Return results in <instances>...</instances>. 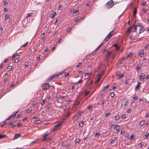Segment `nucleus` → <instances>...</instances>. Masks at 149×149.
Returning a JSON list of instances; mask_svg holds the SVG:
<instances>
[{
  "label": "nucleus",
  "mask_w": 149,
  "mask_h": 149,
  "mask_svg": "<svg viewBox=\"0 0 149 149\" xmlns=\"http://www.w3.org/2000/svg\"><path fill=\"white\" fill-rule=\"evenodd\" d=\"M114 32V29L107 36V37L105 38L104 40L102 42L101 44L96 49L95 51H97L98 50L102 45H104L109 39L111 37L113 34Z\"/></svg>",
  "instance_id": "f257e3e1"
},
{
  "label": "nucleus",
  "mask_w": 149,
  "mask_h": 149,
  "mask_svg": "<svg viewBox=\"0 0 149 149\" xmlns=\"http://www.w3.org/2000/svg\"><path fill=\"white\" fill-rule=\"evenodd\" d=\"M61 73H59L57 74H55L54 75H51L50 77L47 80L48 82H50L51 80L54 79L55 77H58L61 74Z\"/></svg>",
  "instance_id": "f03ea898"
},
{
  "label": "nucleus",
  "mask_w": 149,
  "mask_h": 149,
  "mask_svg": "<svg viewBox=\"0 0 149 149\" xmlns=\"http://www.w3.org/2000/svg\"><path fill=\"white\" fill-rule=\"evenodd\" d=\"M113 6V1L112 0H110L106 4V7L108 8H112Z\"/></svg>",
  "instance_id": "7ed1b4c3"
},
{
  "label": "nucleus",
  "mask_w": 149,
  "mask_h": 149,
  "mask_svg": "<svg viewBox=\"0 0 149 149\" xmlns=\"http://www.w3.org/2000/svg\"><path fill=\"white\" fill-rule=\"evenodd\" d=\"M62 123H60L55 125L53 128L54 131H57L61 127Z\"/></svg>",
  "instance_id": "20e7f679"
},
{
  "label": "nucleus",
  "mask_w": 149,
  "mask_h": 149,
  "mask_svg": "<svg viewBox=\"0 0 149 149\" xmlns=\"http://www.w3.org/2000/svg\"><path fill=\"white\" fill-rule=\"evenodd\" d=\"M49 134H47L44 136L42 140L43 141H46L47 140H52V138L51 136H49Z\"/></svg>",
  "instance_id": "39448f33"
},
{
  "label": "nucleus",
  "mask_w": 149,
  "mask_h": 149,
  "mask_svg": "<svg viewBox=\"0 0 149 149\" xmlns=\"http://www.w3.org/2000/svg\"><path fill=\"white\" fill-rule=\"evenodd\" d=\"M50 87L49 83H44L42 85V88L44 90H48Z\"/></svg>",
  "instance_id": "423d86ee"
},
{
  "label": "nucleus",
  "mask_w": 149,
  "mask_h": 149,
  "mask_svg": "<svg viewBox=\"0 0 149 149\" xmlns=\"http://www.w3.org/2000/svg\"><path fill=\"white\" fill-rule=\"evenodd\" d=\"M65 97V96H62L61 95H60L59 94L57 93L55 95V97L57 99L61 98L63 99H64Z\"/></svg>",
  "instance_id": "0eeeda50"
},
{
  "label": "nucleus",
  "mask_w": 149,
  "mask_h": 149,
  "mask_svg": "<svg viewBox=\"0 0 149 149\" xmlns=\"http://www.w3.org/2000/svg\"><path fill=\"white\" fill-rule=\"evenodd\" d=\"M146 77V74L144 73H142L139 76V80L140 81L143 80Z\"/></svg>",
  "instance_id": "6e6552de"
},
{
  "label": "nucleus",
  "mask_w": 149,
  "mask_h": 149,
  "mask_svg": "<svg viewBox=\"0 0 149 149\" xmlns=\"http://www.w3.org/2000/svg\"><path fill=\"white\" fill-rule=\"evenodd\" d=\"M133 55L132 53L131 52L129 54L127 55V56L125 57H124L123 58V59H128L129 58H130L132 57V56Z\"/></svg>",
  "instance_id": "1a4fd4ad"
},
{
  "label": "nucleus",
  "mask_w": 149,
  "mask_h": 149,
  "mask_svg": "<svg viewBox=\"0 0 149 149\" xmlns=\"http://www.w3.org/2000/svg\"><path fill=\"white\" fill-rule=\"evenodd\" d=\"M112 53L110 51H107V54L105 55V60H106V58H108L110 56L111 54Z\"/></svg>",
  "instance_id": "9d476101"
},
{
  "label": "nucleus",
  "mask_w": 149,
  "mask_h": 149,
  "mask_svg": "<svg viewBox=\"0 0 149 149\" xmlns=\"http://www.w3.org/2000/svg\"><path fill=\"white\" fill-rule=\"evenodd\" d=\"M141 67L142 66L141 64H137L136 67V70L138 71L140 70L141 69Z\"/></svg>",
  "instance_id": "9b49d317"
},
{
  "label": "nucleus",
  "mask_w": 149,
  "mask_h": 149,
  "mask_svg": "<svg viewBox=\"0 0 149 149\" xmlns=\"http://www.w3.org/2000/svg\"><path fill=\"white\" fill-rule=\"evenodd\" d=\"M36 15L33 13H28L26 17V18L29 17H34L36 16Z\"/></svg>",
  "instance_id": "f8f14e48"
},
{
  "label": "nucleus",
  "mask_w": 149,
  "mask_h": 149,
  "mask_svg": "<svg viewBox=\"0 0 149 149\" xmlns=\"http://www.w3.org/2000/svg\"><path fill=\"white\" fill-rule=\"evenodd\" d=\"M144 53V51L143 50H139V55L140 56L142 57L143 56L142 55H143Z\"/></svg>",
  "instance_id": "ddd939ff"
},
{
  "label": "nucleus",
  "mask_w": 149,
  "mask_h": 149,
  "mask_svg": "<svg viewBox=\"0 0 149 149\" xmlns=\"http://www.w3.org/2000/svg\"><path fill=\"white\" fill-rule=\"evenodd\" d=\"M139 27V31H140V32H139V34L143 32L145 30L144 28L143 27V26H141V27Z\"/></svg>",
  "instance_id": "4468645a"
},
{
  "label": "nucleus",
  "mask_w": 149,
  "mask_h": 149,
  "mask_svg": "<svg viewBox=\"0 0 149 149\" xmlns=\"http://www.w3.org/2000/svg\"><path fill=\"white\" fill-rule=\"evenodd\" d=\"M132 27H129L127 29L126 34L128 35H129L130 32L132 31Z\"/></svg>",
  "instance_id": "2eb2a0df"
},
{
  "label": "nucleus",
  "mask_w": 149,
  "mask_h": 149,
  "mask_svg": "<svg viewBox=\"0 0 149 149\" xmlns=\"http://www.w3.org/2000/svg\"><path fill=\"white\" fill-rule=\"evenodd\" d=\"M21 135L20 133L16 134L14 136V139H15L21 137Z\"/></svg>",
  "instance_id": "dca6fc26"
},
{
  "label": "nucleus",
  "mask_w": 149,
  "mask_h": 149,
  "mask_svg": "<svg viewBox=\"0 0 149 149\" xmlns=\"http://www.w3.org/2000/svg\"><path fill=\"white\" fill-rule=\"evenodd\" d=\"M19 53H15L13 54V55L12 56V60H13L14 58H15L16 56H19Z\"/></svg>",
  "instance_id": "f3484780"
},
{
  "label": "nucleus",
  "mask_w": 149,
  "mask_h": 149,
  "mask_svg": "<svg viewBox=\"0 0 149 149\" xmlns=\"http://www.w3.org/2000/svg\"><path fill=\"white\" fill-rule=\"evenodd\" d=\"M127 102L128 101L127 100H124L122 102V105L123 106H125L126 105Z\"/></svg>",
  "instance_id": "a211bd4d"
},
{
  "label": "nucleus",
  "mask_w": 149,
  "mask_h": 149,
  "mask_svg": "<svg viewBox=\"0 0 149 149\" xmlns=\"http://www.w3.org/2000/svg\"><path fill=\"white\" fill-rule=\"evenodd\" d=\"M141 82L138 81L137 84L136 86V89L137 90L139 89L140 87V85L141 84Z\"/></svg>",
  "instance_id": "6ab92c4d"
},
{
  "label": "nucleus",
  "mask_w": 149,
  "mask_h": 149,
  "mask_svg": "<svg viewBox=\"0 0 149 149\" xmlns=\"http://www.w3.org/2000/svg\"><path fill=\"white\" fill-rule=\"evenodd\" d=\"M44 33H45L43 32V33H42L41 35V38H42V40H43V41H44L46 40L45 37L43 36Z\"/></svg>",
  "instance_id": "aec40b11"
},
{
  "label": "nucleus",
  "mask_w": 149,
  "mask_h": 149,
  "mask_svg": "<svg viewBox=\"0 0 149 149\" xmlns=\"http://www.w3.org/2000/svg\"><path fill=\"white\" fill-rule=\"evenodd\" d=\"M33 119L34 120V121H35V122L40 121L39 118H38L37 116L34 117L33 118Z\"/></svg>",
  "instance_id": "412c9836"
},
{
  "label": "nucleus",
  "mask_w": 149,
  "mask_h": 149,
  "mask_svg": "<svg viewBox=\"0 0 149 149\" xmlns=\"http://www.w3.org/2000/svg\"><path fill=\"white\" fill-rule=\"evenodd\" d=\"M7 123V122L6 120L4 121L3 122H1L0 124V126L1 127H2L3 125L6 124Z\"/></svg>",
  "instance_id": "4be33fe9"
},
{
  "label": "nucleus",
  "mask_w": 149,
  "mask_h": 149,
  "mask_svg": "<svg viewBox=\"0 0 149 149\" xmlns=\"http://www.w3.org/2000/svg\"><path fill=\"white\" fill-rule=\"evenodd\" d=\"M141 25H136L135 26L134 28V30L132 31V32H135L137 29V28L138 27H141Z\"/></svg>",
  "instance_id": "5701e85b"
},
{
  "label": "nucleus",
  "mask_w": 149,
  "mask_h": 149,
  "mask_svg": "<svg viewBox=\"0 0 149 149\" xmlns=\"http://www.w3.org/2000/svg\"><path fill=\"white\" fill-rule=\"evenodd\" d=\"M144 144V143L143 142H141L140 143H139L138 145V146H139V148H141L142 146H143Z\"/></svg>",
  "instance_id": "b1692460"
},
{
  "label": "nucleus",
  "mask_w": 149,
  "mask_h": 149,
  "mask_svg": "<svg viewBox=\"0 0 149 149\" xmlns=\"http://www.w3.org/2000/svg\"><path fill=\"white\" fill-rule=\"evenodd\" d=\"M124 75V74H122L120 75H119V74H117L116 76H118V79H120L122 77H123Z\"/></svg>",
  "instance_id": "393cba45"
},
{
  "label": "nucleus",
  "mask_w": 149,
  "mask_h": 149,
  "mask_svg": "<svg viewBox=\"0 0 149 149\" xmlns=\"http://www.w3.org/2000/svg\"><path fill=\"white\" fill-rule=\"evenodd\" d=\"M113 46L115 47L116 49L117 50H118L120 48V47L116 44H114L113 45Z\"/></svg>",
  "instance_id": "a878e982"
},
{
  "label": "nucleus",
  "mask_w": 149,
  "mask_h": 149,
  "mask_svg": "<svg viewBox=\"0 0 149 149\" xmlns=\"http://www.w3.org/2000/svg\"><path fill=\"white\" fill-rule=\"evenodd\" d=\"M74 21L76 22H80L79 19L77 17H76L74 19Z\"/></svg>",
  "instance_id": "bb28decb"
},
{
  "label": "nucleus",
  "mask_w": 149,
  "mask_h": 149,
  "mask_svg": "<svg viewBox=\"0 0 149 149\" xmlns=\"http://www.w3.org/2000/svg\"><path fill=\"white\" fill-rule=\"evenodd\" d=\"M145 124V120H142L141 121L139 124V125L143 126Z\"/></svg>",
  "instance_id": "cd10ccee"
},
{
  "label": "nucleus",
  "mask_w": 149,
  "mask_h": 149,
  "mask_svg": "<svg viewBox=\"0 0 149 149\" xmlns=\"http://www.w3.org/2000/svg\"><path fill=\"white\" fill-rule=\"evenodd\" d=\"M84 121H81L80 123L79 124V126L82 127L83 126L84 124Z\"/></svg>",
  "instance_id": "c85d7f7f"
},
{
  "label": "nucleus",
  "mask_w": 149,
  "mask_h": 149,
  "mask_svg": "<svg viewBox=\"0 0 149 149\" xmlns=\"http://www.w3.org/2000/svg\"><path fill=\"white\" fill-rule=\"evenodd\" d=\"M18 111H15L14 113H13L10 116H12V117H15L16 115L18 113Z\"/></svg>",
  "instance_id": "c756f323"
},
{
  "label": "nucleus",
  "mask_w": 149,
  "mask_h": 149,
  "mask_svg": "<svg viewBox=\"0 0 149 149\" xmlns=\"http://www.w3.org/2000/svg\"><path fill=\"white\" fill-rule=\"evenodd\" d=\"M137 12V10L135 8L134 9V13H133V15L134 17H135L136 15V14Z\"/></svg>",
  "instance_id": "7c9ffc66"
},
{
  "label": "nucleus",
  "mask_w": 149,
  "mask_h": 149,
  "mask_svg": "<svg viewBox=\"0 0 149 149\" xmlns=\"http://www.w3.org/2000/svg\"><path fill=\"white\" fill-rule=\"evenodd\" d=\"M114 129L116 130H119L120 128V127L118 125H116L114 128Z\"/></svg>",
  "instance_id": "2f4dec72"
},
{
  "label": "nucleus",
  "mask_w": 149,
  "mask_h": 149,
  "mask_svg": "<svg viewBox=\"0 0 149 149\" xmlns=\"http://www.w3.org/2000/svg\"><path fill=\"white\" fill-rule=\"evenodd\" d=\"M56 14V12H54L53 14H52L50 15V17L51 18H54V16H55Z\"/></svg>",
  "instance_id": "473e14b6"
},
{
  "label": "nucleus",
  "mask_w": 149,
  "mask_h": 149,
  "mask_svg": "<svg viewBox=\"0 0 149 149\" xmlns=\"http://www.w3.org/2000/svg\"><path fill=\"white\" fill-rule=\"evenodd\" d=\"M116 137L114 139L111 140V141L110 143L111 144H113L116 141Z\"/></svg>",
  "instance_id": "72a5a7b5"
},
{
  "label": "nucleus",
  "mask_w": 149,
  "mask_h": 149,
  "mask_svg": "<svg viewBox=\"0 0 149 149\" xmlns=\"http://www.w3.org/2000/svg\"><path fill=\"white\" fill-rule=\"evenodd\" d=\"M6 137V136L5 135H0V139H2Z\"/></svg>",
  "instance_id": "f704fd0d"
},
{
  "label": "nucleus",
  "mask_w": 149,
  "mask_h": 149,
  "mask_svg": "<svg viewBox=\"0 0 149 149\" xmlns=\"http://www.w3.org/2000/svg\"><path fill=\"white\" fill-rule=\"evenodd\" d=\"M109 86V84H108L107 85H106V86H104V87L103 91H104L106 89H107L108 88Z\"/></svg>",
  "instance_id": "c9c22d12"
},
{
  "label": "nucleus",
  "mask_w": 149,
  "mask_h": 149,
  "mask_svg": "<svg viewBox=\"0 0 149 149\" xmlns=\"http://www.w3.org/2000/svg\"><path fill=\"white\" fill-rule=\"evenodd\" d=\"M10 17V15L9 14H6L5 16V19H8Z\"/></svg>",
  "instance_id": "e433bc0d"
},
{
  "label": "nucleus",
  "mask_w": 149,
  "mask_h": 149,
  "mask_svg": "<svg viewBox=\"0 0 149 149\" xmlns=\"http://www.w3.org/2000/svg\"><path fill=\"white\" fill-rule=\"evenodd\" d=\"M120 117V116L119 115H117L116 116V120H118Z\"/></svg>",
  "instance_id": "4c0bfd02"
},
{
  "label": "nucleus",
  "mask_w": 149,
  "mask_h": 149,
  "mask_svg": "<svg viewBox=\"0 0 149 149\" xmlns=\"http://www.w3.org/2000/svg\"><path fill=\"white\" fill-rule=\"evenodd\" d=\"M90 91H86L85 92L84 94H85V96H87L90 93Z\"/></svg>",
  "instance_id": "58836bf2"
},
{
  "label": "nucleus",
  "mask_w": 149,
  "mask_h": 149,
  "mask_svg": "<svg viewBox=\"0 0 149 149\" xmlns=\"http://www.w3.org/2000/svg\"><path fill=\"white\" fill-rule=\"evenodd\" d=\"M28 43V42H27L25 44H24L22 45H21L20 47H24L25 46H27V44Z\"/></svg>",
  "instance_id": "ea45409f"
},
{
  "label": "nucleus",
  "mask_w": 149,
  "mask_h": 149,
  "mask_svg": "<svg viewBox=\"0 0 149 149\" xmlns=\"http://www.w3.org/2000/svg\"><path fill=\"white\" fill-rule=\"evenodd\" d=\"M42 45L41 44H40L38 45H37V47L38 48H39L40 49H41V47H42Z\"/></svg>",
  "instance_id": "a19ab883"
},
{
  "label": "nucleus",
  "mask_w": 149,
  "mask_h": 149,
  "mask_svg": "<svg viewBox=\"0 0 149 149\" xmlns=\"http://www.w3.org/2000/svg\"><path fill=\"white\" fill-rule=\"evenodd\" d=\"M51 106L52 105L50 104H48L47 105V107L49 109H50L51 108Z\"/></svg>",
  "instance_id": "79ce46f5"
},
{
  "label": "nucleus",
  "mask_w": 149,
  "mask_h": 149,
  "mask_svg": "<svg viewBox=\"0 0 149 149\" xmlns=\"http://www.w3.org/2000/svg\"><path fill=\"white\" fill-rule=\"evenodd\" d=\"M149 136V133H148L147 135H145L144 136V138L145 139H147L148 136Z\"/></svg>",
  "instance_id": "37998d69"
},
{
  "label": "nucleus",
  "mask_w": 149,
  "mask_h": 149,
  "mask_svg": "<svg viewBox=\"0 0 149 149\" xmlns=\"http://www.w3.org/2000/svg\"><path fill=\"white\" fill-rule=\"evenodd\" d=\"M111 114V113H106L105 116L106 117H108Z\"/></svg>",
  "instance_id": "c03bdc74"
},
{
  "label": "nucleus",
  "mask_w": 149,
  "mask_h": 149,
  "mask_svg": "<svg viewBox=\"0 0 149 149\" xmlns=\"http://www.w3.org/2000/svg\"><path fill=\"white\" fill-rule=\"evenodd\" d=\"M12 68V67L11 66H9L7 68L8 71H10L11 70Z\"/></svg>",
  "instance_id": "a18cd8bd"
},
{
  "label": "nucleus",
  "mask_w": 149,
  "mask_h": 149,
  "mask_svg": "<svg viewBox=\"0 0 149 149\" xmlns=\"http://www.w3.org/2000/svg\"><path fill=\"white\" fill-rule=\"evenodd\" d=\"M80 142V139H77L75 140V142L76 143H78Z\"/></svg>",
  "instance_id": "49530a36"
},
{
  "label": "nucleus",
  "mask_w": 149,
  "mask_h": 149,
  "mask_svg": "<svg viewBox=\"0 0 149 149\" xmlns=\"http://www.w3.org/2000/svg\"><path fill=\"white\" fill-rule=\"evenodd\" d=\"M117 84L116 83L114 84V86L113 87V89H115L117 88Z\"/></svg>",
  "instance_id": "de8ad7c7"
},
{
  "label": "nucleus",
  "mask_w": 149,
  "mask_h": 149,
  "mask_svg": "<svg viewBox=\"0 0 149 149\" xmlns=\"http://www.w3.org/2000/svg\"><path fill=\"white\" fill-rule=\"evenodd\" d=\"M91 74V71L89 72L86 73L85 74V76H86V75H89V74Z\"/></svg>",
  "instance_id": "09e8293b"
},
{
  "label": "nucleus",
  "mask_w": 149,
  "mask_h": 149,
  "mask_svg": "<svg viewBox=\"0 0 149 149\" xmlns=\"http://www.w3.org/2000/svg\"><path fill=\"white\" fill-rule=\"evenodd\" d=\"M45 100H43L40 102V104L42 105H43L44 104V103H45Z\"/></svg>",
  "instance_id": "8fccbe9b"
},
{
  "label": "nucleus",
  "mask_w": 149,
  "mask_h": 149,
  "mask_svg": "<svg viewBox=\"0 0 149 149\" xmlns=\"http://www.w3.org/2000/svg\"><path fill=\"white\" fill-rule=\"evenodd\" d=\"M70 113L69 112H67L66 113L65 116H66V117H67L70 115Z\"/></svg>",
  "instance_id": "3c124183"
},
{
  "label": "nucleus",
  "mask_w": 149,
  "mask_h": 149,
  "mask_svg": "<svg viewBox=\"0 0 149 149\" xmlns=\"http://www.w3.org/2000/svg\"><path fill=\"white\" fill-rule=\"evenodd\" d=\"M82 62L79 63H78V65H77L76 67H79V66H81V65Z\"/></svg>",
  "instance_id": "603ef678"
},
{
  "label": "nucleus",
  "mask_w": 149,
  "mask_h": 149,
  "mask_svg": "<svg viewBox=\"0 0 149 149\" xmlns=\"http://www.w3.org/2000/svg\"><path fill=\"white\" fill-rule=\"evenodd\" d=\"M19 61V59H18L16 58L14 60V62L15 63H17Z\"/></svg>",
  "instance_id": "864d4df0"
},
{
  "label": "nucleus",
  "mask_w": 149,
  "mask_h": 149,
  "mask_svg": "<svg viewBox=\"0 0 149 149\" xmlns=\"http://www.w3.org/2000/svg\"><path fill=\"white\" fill-rule=\"evenodd\" d=\"M3 3L4 4V5L5 6L7 4H8V3L6 0H4L3 1Z\"/></svg>",
  "instance_id": "5fc2aeb1"
},
{
  "label": "nucleus",
  "mask_w": 149,
  "mask_h": 149,
  "mask_svg": "<svg viewBox=\"0 0 149 149\" xmlns=\"http://www.w3.org/2000/svg\"><path fill=\"white\" fill-rule=\"evenodd\" d=\"M115 94L113 93H111L110 94V95L112 97H113L114 96Z\"/></svg>",
  "instance_id": "6e6d98bb"
},
{
  "label": "nucleus",
  "mask_w": 149,
  "mask_h": 149,
  "mask_svg": "<svg viewBox=\"0 0 149 149\" xmlns=\"http://www.w3.org/2000/svg\"><path fill=\"white\" fill-rule=\"evenodd\" d=\"M58 34V32L57 31H56L54 33V36H57Z\"/></svg>",
  "instance_id": "4d7b16f0"
},
{
  "label": "nucleus",
  "mask_w": 149,
  "mask_h": 149,
  "mask_svg": "<svg viewBox=\"0 0 149 149\" xmlns=\"http://www.w3.org/2000/svg\"><path fill=\"white\" fill-rule=\"evenodd\" d=\"M130 80L129 79H127L126 81L125 82V84H127L129 83V82Z\"/></svg>",
  "instance_id": "13d9d810"
},
{
  "label": "nucleus",
  "mask_w": 149,
  "mask_h": 149,
  "mask_svg": "<svg viewBox=\"0 0 149 149\" xmlns=\"http://www.w3.org/2000/svg\"><path fill=\"white\" fill-rule=\"evenodd\" d=\"M126 116L125 114H123L122 116V118L125 119L126 118Z\"/></svg>",
  "instance_id": "bf43d9fd"
},
{
  "label": "nucleus",
  "mask_w": 149,
  "mask_h": 149,
  "mask_svg": "<svg viewBox=\"0 0 149 149\" xmlns=\"http://www.w3.org/2000/svg\"><path fill=\"white\" fill-rule=\"evenodd\" d=\"M142 10L144 13H146V12L147 11V10L145 8H143L142 9Z\"/></svg>",
  "instance_id": "052dcab7"
},
{
  "label": "nucleus",
  "mask_w": 149,
  "mask_h": 149,
  "mask_svg": "<svg viewBox=\"0 0 149 149\" xmlns=\"http://www.w3.org/2000/svg\"><path fill=\"white\" fill-rule=\"evenodd\" d=\"M27 119V117H25L22 120V121L23 122H25L26 120Z\"/></svg>",
  "instance_id": "680f3d73"
},
{
  "label": "nucleus",
  "mask_w": 149,
  "mask_h": 149,
  "mask_svg": "<svg viewBox=\"0 0 149 149\" xmlns=\"http://www.w3.org/2000/svg\"><path fill=\"white\" fill-rule=\"evenodd\" d=\"M71 29L70 28H68L67 30V31L69 33L71 30Z\"/></svg>",
  "instance_id": "e2e57ef3"
},
{
  "label": "nucleus",
  "mask_w": 149,
  "mask_h": 149,
  "mask_svg": "<svg viewBox=\"0 0 149 149\" xmlns=\"http://www.w3.org/2000/svg\"><path fill=\"white\" fill-rule=\"evenodd\" d=\"M133 3V1L131 2L130 3V4L129 5V7H132V6Z\"/></svg>",
  "instance_id": "0e129e2a"
},
{
  "label": "nucleus",
  "mask_w": 149,
  "mask_h": 149,
  "mask_svg": "<svg viewBox=\"0 0 149 149\" xmlns=\"http://www.w3.org/2000/svg\"><path fill=\"white\" fill-rule=\"evenodd\" d=\"M78 12V10H76L74 13V15H76Z\"/></svg>",
  "instance_id": "69168bd1"
},
{
  "label": "nucleus",
  "mask_w": 149,
  "mask_h": 149,
  "mask_svg": "<svg viewBox=\"0 0 149 149\" xmlns=\"http://www.w3.org/2000/svg\"><path fill=\"white\" fill-rule=\"evenodd\" d=\"M91 105H90L88 107V109L89 110L92 108Z\"/></svg>",
  "instance_id": "338daca9"
},
{
  "label": "nucleus",
  "mask_w": 149,
  "mask_h": 149,
  "mask_svg": "<svg viewBox=\"0 0 149 149\" xmlns=\"http://www.w3.org/2000/svg\"><path fill=\"white\" fill-rule=\"evenodd\" d=\"M32 111V110H29V109H28L26 111V113H29L31 111Z\"/></svg>",
  "instance_id": "774afa93"
}]
</instances>
